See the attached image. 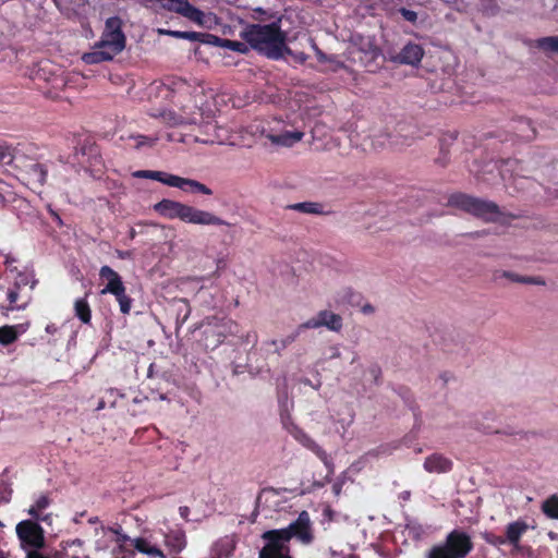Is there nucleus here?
Returning <instances> with one entry per match:
<instances>
[{"label": "nucleus", "instance_id": "obj_1", "mask_svg": "<svg viewBox=\"0 0 558 558\" xmlns=\"http://www.w3.org/2000/svg\"><path fill=\"white\" fill-rule=\"evenodd\" d=\"M242 39L254 50L263 53L270 60H279L286 50L287 34L280 29L278 23L250 24L241 33Z\"/></svg>", "mask_w": 558, "mask_h": 558}, {"label": "nucleus", "instance_id": "obj_2", "mask_svg": "<svg viewBox=\"0 0 558 558\" xmlns=\"http://www.w3.org/2000/svg\"><path fill=\"white\" fill-rule=\"evenodd\" d=\"M122 26V20L119 16L108 17L100 39L95 43L93 51L84 53L83 61L87 64H100V62L112 61L120 54L126 44Z\"/></svg>", "mask_w": 558, "mask_h": 558}, {"label": "nucleus", "instance_id": "obj_3", "mask_svg": "<svg viewBox=\"0 0 558 558\" xmlns=\"http://www.w3.org/2000/svg\"><path fill=\"white\" fill-rule=\"evenodd\" d=\"M154 210L161 217L174 220L179 219L184 223L196 226H229L223 219L208 210L194 207L180 201L161 198L153 206Z\"/></svg>", "mask_w": 558, "mask_h": 558}, {"label": "nucleus", "instance_id": "obj_4", "mask_svg": "<svg viewBox=\"0 0 558 558\" xmlns=\"http://www.w3.org/2000/svg\"><path fill=\"white\" fill-rule=\"evenodd\" d=\"M447 205L457 207L476 218L486 222H496L501 216L499 206L493 201H484L464 193L451 194L447 199Z\"/></svg>", "mask_w": 558, "mask_h": 558}, {"label": "nucleus", "instance_id": "obj_5", "mask_svg": "<svg viewBox=\"0 0 558 558\" xmlns=\"http://www.w3.org/2000/svg\"><path fill=\"white\" fill-rule=\"evenodd\" d=\"M474 548L471 535L464 530L448 532L441 544L435 545L427 554V558H466Z\"/></svg>", "mask_w": 558, "mask_h": 558}, {"label": "nucleus", "instance_id": "obj_6", "mask_svg": "<svg viewBox=\"0 0 558 558\" xmlns=\"http://www.w3.org/2000/svg\"><path fill=\"white\" fill-rule=\"evenodd\" d=\"M265 533L287 545L290 544L293 537L303 545H310L315 538L313 525L311 524V515L305 510L301 511L296 520L290 523L288 527L267 530Z\"/></svg>", "mask_w": 558, "mask_h": 558}, {"label": "nucleus", "instance_id": "obj_7", "mask_svg": "<svg viewBox=\"0 0 558 558\" xmlns=\"http://www.w3.org/2000/svg\"><path fill=\"white\" fill-rule=\"evenodd\" d=\"M203 341L206 349L214 350L229 336L234 333L238 324L230 318H208L203 323Z\"/></svg>", "mask_w": 558, "mask_h": 558}, {"label": "nucleus", "instance_id": "obj_8", "mask_svg": "<svg viewBox=\"0 0 558 558\" xmlns=\"http://www.w3.org/2000/svg\"><path fill=\"white\" fill-rule=\"evenodd\" d=\"M157 97L169 100L175 106L182 102L192 94L191 85L181 77H168L153 85Z\"/></svg>", "mask_w": 558, "mask_h": 558}, {"label": "nucleus", "instance_id": "obj_9", "mask_svg": "<svg viewBox=\"0 0 558 558\" xmlns=\"http://www.w3.org/2000/svg\"><path fill=\"white\" fill-rule=\"evenodd\" d=\"M112 531L117 535L116 542H117L121 553H126V554L132 555L133 549H134V550H136L141 554L147 555L151 558H155V557L166 558V554L162 553V550L156 544H153L148 538H145V537L131 538L123 532L122 527H116Z\"/></svg>", "mask_w": 558, "mask_h": 558}, {"label": "nucleus", "instance_id": "obj_10", "mask_svg": "<svg viewBox=\"0 0 558 558\" xmlns=\"http://www.w3.org/2000/svg\"><path fill=\"white\" fill-rule=\"evenodd\" d=\"M15 531L22 544L28 545L34 549H40L44 546V530L37 522L24 520L17 523Z\"/></svg>", "mask_w": 558, "mask_h": 558}, {"label": "nucleus", "instance_id": "obj_11", "mask_svg": "<svg viewBox=\"0 0 558 558\" xmlns=\"http://www.w3.org/2000/svg\"><path fill=\"white\" fill-rule=\"evenodd\" d=\"M342 316L328 310H322L318 314L299 325V330L317 329L326 327L330 331L339 332L342 329Z\"/></svg>", "mask_w": 558, "mask_h": 558}, {"label": "nucleus", "instance_id": "obj_12", "mask_svg": "<svg viewBox=\"0 0 558 558\" xmlns=\"http://www.w3.org/2000/svg\"><path fill=\"white\" fill-rule=\"evenodd\" d=\"M19 169L21 171L22 178H24L26 183L33 189L41 187L45 184L47 178V169L44 165L33 160L26 163L25 160L22 159L21 168Z\"/></svg>", "mask_w": 558, "mask_h": 558}, {"label": "nucleus", "instance_id": "obj_13", "mask_svg": "<svg viewBox=\"0 0 558 558\" xmlns=\"http://www.w3.org/2000/svg\"><path fill=\"white\" fill-rule=\"evenodd\" d=\"M262 538L265 541V545L260 549L258 558H293L290 545L279 542L265 532L262 534Z\"/></svg>", "mask_w": 558, "mask_h": 558}, {"label": "nucleus", "instance_id": "obj_14", "mask_svg": "<svg viewBox=\"0 0 558 558\" xmlns=\"http://www.w3.org/2000/svg\"><path fill=\"white\" fill-rule=\"evenodd\" d=\"M169 10H172L199 26H205L206 14L193 7L187 0H170Z\"/></svg>", "mask_w": 558, "mask_h": 558}, {"label": "nucleus", "instance_id": "obj_15", "mask_svg": "<svg viewBox=\"0 0 558 558\" xmlns=\"http://www.w3.org/2000/svg\"><path fill=\"white\" fill-rule=\"evenodd\" d=\"M169 186L178 187L185 193L204 194L207 196L213 195V191L204 183L194 179L183 178L177 174H173V178H170Z\"/></svg>", "mask_w": 558, "mask_h": 558}, {"label": "nucleus", "instance_id": "obj_16", "mask_svg": "<svg viewBox=\"0 0 558 558\" xmlns=\"http://www.w3.org/2000/svg\"><path fill=\"white\" fill-rule=\"evenodd\" d=\"M163 545L169 555H179L186 547V536L184 530L174 527L163 532Z\"/></svg>", "mask_w": 558, "mask_h": 558}, {"label": "nucleus", "instance_id": "obj_17", "mask_svg": "<svg viewBox=\"0 0 558 558\" xmlns=\"http://www.w3.org/2000/svg\"><path fill=\"white\" fill-rule=\"evenodd\" d=\"M99 278L106 281L100 294H111L124 287L121 276L111 267L104 265L99 269Z\"/></svg>", "mask_w": 558, "mask_h": 558}, {"label": "nucleus", "instance_id": "obj_18", "mask_svg": "<svg viewBox=\"0 0 558 558\" xmlns=\"http://www.w3.org/2000/svg\"><path fill=\"white\" fill-rule=\"evenodd\" d=\"M423 469L428 473H448L452 471V460L441 453H433L426 458Z\"/></svg>", "mask_w": 558, "mask_h": 558}, {"label": "nucleus", "instance_id": "obj_19", "mask_svg": "<svg viewBox=\"0 0 558 558\" xmlns=\"http://www.w3.org/2000/svg\"><path fill=\"white\" fill-rule=\"evenodd\" d=\"M424 58V49L414 43L407 44L398 56L401 64L415 65Z\"/></svg>", "mask_w": 558, "mask_h": 558}, {"label": "nucleus", "instance_id": "obj_20", "mask_svg": "<svg viewBox=\"0 0 558 558\" xmlns=\"http://www.w3.org/2000/svg\"><path fill=\"white\" fill-rule=\"evenodd\" d=\"M304 134L301 131H284L280 134H267V140L272 145H280L281 147H292V145L302 141Z\"/></svg>", "mask_w": 558, "mask_h": 558}, {"label": "nucleus", "instance_id": "obj_21", "mask_svg": "<svg viewBox=\"0 0 558 558\" xmlns=\"http://www.w3.org/2000/svg\"><path fill=\"white\" fill-rule=\"evenodd\" d=\"M168 35H171L175 38L187 39L191 41H199L202 44L208 45H217L221 39L217 35L196 33V32H180V31H170Z\"/></svg>", "mask_w": 558, "mask_h": 558}, {"label": "nucleus", "instance_id": "obj_22", "mask_svg": "<svg viewBox=\"0 0 558 558\" xmlns=\"http://www.w3.org/2000/svg\"><path fill=\"white\" fill-rule=\"evenodd\" d=\"M84 541L75 538L62 543V549L57 550V558H83L84 557Z\"/></svg>", "mask_w": 558, "mask_h": 558}, {"label": "nucleus", "instance_id": "obj_23", "mask_svg": "<svg viewBox=\"0 0 558 558\" xmlns=\"http://www.w3.org/2000/svg\"><path fill=\"white\" fill-rule=\"evenodd\" d=\"M235 550V542L227 536L217 541L213 547V558H230Z\"/></svg>", "mask_w": 558, "mask_h": 558}, {"label": "nucleus", "instance_id": "obj_24", "mask_svg": "<svg viewBox=\"0 0 558 558\" xmlns=\"http://www.w3.org/2000/svg\"><path fill=\"white\" fill-rule=\"evenodd\" d=\"M527 531V525L523 521H515L506 527V542L513 546H518L524 532Z\"/></svg>", "mask_w": 558, "mask_h": 558}, {"label": "nucleus", "instance_id": "obj_25", "mask_svg": "<svg viewBox=\"0 0 558 558\" xmlns=\"http://www.w3.org/2000/svg\"><path fill=\"white\" fill-rule=\"evenodd\" d=\"M505 278L512 282L520 284H546V281L541 277L521 276L511 271H496L495 279Z\"/></svg>", "mask_w": 558, "mask_h": 558}, {"label": "nucleus", "instance_id": "obj_26", "mask_svg": "<svg viewBox=\"0 0 558 558\" xmlns=\"http://www.w3.org/2000/svg\"><path fill=\"white\" fill-rule=\"evenodd\" d=\"M288 209L300 211L303 214H314V215H322L324 214L323 210V204L318 202H299L294 204H290L287 206Z\"/></svg>", "mask_w": 558, "mask_h": 558}, {"label": "nucleus", "instance_id": "obj_27", "mask_svg": "<svg viewBox=\"0 0 558 558\" xmlns=\"http://www.w3.org/2000/svg\"><path fill=\"white\" fill-rule=\"evenodd\" d=\"M133 175L141 179H151L165 185H169L170 178H173V173L160 172V170H136Z\"/></svg>", "mask_w": 558, "mask_h": 558}, {"label": "nucleus", "instance_id": "obj_28", "mask_svg": "<svg viewBox=\"0 0 558 558\" xmlns=\"http://www.w3.org/2000/svg\"><path fill=\"white\" fill-rule=\"evenodd\" d=\"M74 313L83 324H90L92 322V310L86 298L77 299L74 302Z\"/></svg>", "mask_w": 558, "mask_h": 558}, {"label": "nucleus", "instance_id": "obj_29", "mask_svg": "<svg viewBox=\"0 0 558 558\" xmlns=\"http://www.w3.org/2000/svg\"><path fill=\"white\" fill-rule=\"evenodd\" d=\"M291 434L298 442L314 453L322 448L313 438H311L303 429L299 428L298 426H293Z\"/></svg>", "mask_w": 558, "mask_h": 558}, {"label": "nucleus", "instance_id": "obj_30", "mask_svg": "<svg viewBox=\"0 0 558 558\" xmlns=\"http://www.w3.org/2000/svg\"><path fill=\"white\" fill-rule=\"evenodd\" d=\"M534 45L544 52L558 53V35L536 38Z\"/></svg>", "mask_w": 558, "mask_h": 558}, {"label": "nucleus", "instance_id": "obj_31", "mask_svg": "<svg viewBox=\"0 0 558 558\" xmlns=\"http://www.w3.org/2000/svg\"><path fill=\"white\" fill-rule=\"evenodd\" d=\"M22 156H16L13 154L10 146H0V165L1 166H11L14 168H21Z\"/></svg>", "mask_w": 558, "mask_h": 558}, {"label": "nucleus", "instance_id": "obj_32", "mask_svg": "<svg viewBox=\"0 0 558 558\" xmlns=\"http://www.w3.org/2000/svg\"><path fill=\"white\" fill-rule=\"evenodd\" d=\"M111 294L114 295L119 303L121 313L124 315L129 314L132 308V299L126 294L125 286Z\"/></svg>", "mask_w": 558, "mask_h": 558}, {"label": "nucleus", "instance_id": "obj_33", "mask_svg": "<svg viewBox=\"0 0 558 558\" xmlns=\"http://www.w3.org/2000/svg\"><path fill=\"white\" fill-rule=\"evenodd\" d=\"M37 282L38 281L35 279V274L33 270H24L17 272L14 284L16 288L31 286V288L34 289Z\"/></svg>", "mask_w": 558, "mask_h": 558}, {"label": "nucleus", "instance_id": "obj_34", "mask_svg": "<svg viewBox=\"0 0 558 558\" xmlns=\"http://www.w3.org/2000/svg\"><path fill=\"white\" fill-rule=\"evenodd\" d=\"M19 337L15 326L5 325L0 327V344L9 345Z\"/></svg>", "mask_w": 558, "mask_h": 558}, {"label": "nucleus", "instance_id": "obj_35", "mask_svg": "<svg viewBox=\"0 0 558 558\" xmlns=\"http://www.w3.org/2000/svg\"><path fill=\"white\" fill-rule=\"evenodd\" d=\"M544 513L554 520H558V496L554 495L542 505Z\"/></svg>", "mask_w": 558, "mask_h": 558}, {"label": "nucleus", "instance_id": "obj_36", "mask_svg": "<svg viewBox=\"0 0 558 558\" xmlns=\"http://www.w3.org/2000/svg\"><path fill=\"white\" fill-rule=\"evenodd\" d=\"M50 504V499L48 495H40L34 502V505L29 508L28 513L34 519H39L40 512L46 509Z\"/></svg>", "mask_w": 558, "mask_h": 558}, {"label": "nucleus", "instance_id": "obj_37", "mask_svg": "<svg viewBox=\"0 0 558 558\" xmlns=\"http://www.w3.org/2000/svg\"><path fill=\"white\" fill-rule=\"evenodd\" d=\"M130 140L134 141L133 147L136 149L142 147H154L158 141L157 137H149L142 134L131 135Z\"/></svg>", "mask_w": 558, "mask_h": 558}, {"label": "nucleus", "instance_id": "obj_38", "mask_svg": "<svg viewBox=\"0 0 558 558\" xmlns=\"http://www.w3.org/2000/svg\"><path fill=\"white\" fill-rule=\"evenodd\" d=\"M159 117L166 124L171 126H177L184 123V118L171 110L162 111Z\"/></svg>", "mask_w": 558, "mask_h": 558}, {"label": "nucleus", "instance_id": "obj_39", "mask_svg": "<svg viewBox=\"0 0 558 558\" xmlns=\"http://www.w3.org/2000/svg\"><path fill=\"white\" fill-rule=\"evenodd\" d=\"M315 454L319 458V460L324 463L325 468L327 469L326 480L329 481L330 476L333 474L335 471L331 458L323 447L318 451H316Z\"/></svg>", "mask_w": 558, "mask_h": 558}, {"label": "nucleus", "instance_id": "obj_40", "mask_svg": "<svg viewBox=\"0 0 558 558\" xmlns=\"http://www.w3.org/2000/svg\"><path fill=\"white\" fill-rule=\"evenodd\" d=\"M301 331H302V330H299V329H298L294 333H292V335L288 336L287 338H284V339L280 340V341H279V345H278L277 340H271V341H270V344H272V345H275V347H276L275 352H276L277 354H279L281 350L286 349L288 345H290L291 343H293V342L298 339V337H299V335H300V332H301Z\"/></svg>", "mask_w": 558, "mask_h": 558}, {"label": "nucleus", "instance_id": "obj_41", "mask_svg": "<svg viewBox=\"0 0 558 558\" xmlns=\"http://www.w3.org/2000/svg\"><path fill=\"white\" fill-rule=\"evenodd\" d=\"M0 494L2 495V500L8 502L11 498L12 489L9 484L4 481L0 482Z\"/></svg>", "mask_w": 558, "mask_h": 558}, {"label": "nucleus", "instance_id": "obj_42", "mask_svg": "<svg viewBox=\"0 0 558 558\" xmlns=\"http://www.w3.org/2000/svg\"><path fill=\"white\" fill-rule=\"evenodd\" d=\"M484 538L487 543L492 545H502L506 543V539L501 536H497L493 533H485Z\"/></svg>", "mask_w": 558, "mask_h": 558}, {"label": "nucleus", "instance_id": "obj_43", "mask_svg": "<svg viewBox=\"0 0 558 558\" xmlns=\"http://www.w3.org/2000/svg\"><path fill=\"white\" fill-rule=\"evenodd\" d=\"M400 13L408 22L415 23L417 20V13L411 9H404L403 7L400 9Z\"/></svg>", "mask_w": 558, "mask_h": 558}, {"label": "nucleus", "instance_id": "obj_44", "mask_svg": "<svg viewBox=\"0 0 558 558\" xmlns=\"http://www.w3.org/2000/svg\"><path fill=\"white\" fill-rule=\"evenodd\" d=\"M17 290H19V288L15 287L13 289H9V291L7 293V300L11 306L14 305L19 299Z\"/></svg>", "mask_w": 558, "mask_h": 558}, {"label": "nucleus", "instance_id": "obj_45", "mask_svg": "<svg viewBox=\"0 0 558 558\" xmlns=\"http://www.w3.org/2000/svg\"><path fill=\"white\" fill-rule=\"evenodd\" d=\"M343 485H344V480L338 478L336 482H333V484L331 486V490L336 497H339L341 495Z\"/></svg>", "mask_w": 558, "mask_h": 558}, {"label": "nucleus", "instance_id": "obj_46", "mask_svg": "<svg viewBox=\"0 0 558 558\" xmlns=\"http://www.w3.org/2000/svg\"><path fill=\"white\" fill-rule=\"evenodd\" d=\"M27 558H57L56 554L46 556V554L39 551V549H33L27 553Z\"/></svg>", "mask_w": 558, "mask_h": 558}, {"label": "nucleus", "instance_id": "obj_47", "mask_svg": "<svg viewBox=\"0 0 558 558\" xmlns=\"http://www.w3.org/2000/svg\"><path fill=\"white\" fill-rule=\"evenodd\" d=\"M361 311L364 313V314H372L375 312V307L371 304H366V305H363Z\"/></svg>", "mask_w": 558, "mask_h": 558}, {"label": "nucleus", "instance_id": "obj_48", "mask_svg": "<svg viewBox=\"0 0 558 558\" xmlns=\"http://www.w3.org/2000/svg\"><path fill=\"white\" fill-rule=\"evenodd\" d=\"M371 373L374 375L375 377V380L377 381L378 380V377L380 375V368L379 366L375 365L371 368Z\"/></svg>", "mask_w": 558, "mask_h": 558}, {"label": "nucleus", "instance_id": "obj_49", "mask_svg": "<svg viewBox=\"0 0 558 558\" xmlns=\"http://www.w3.org/2000/svg\"><path fill=\"white\" fill-rule=\"evenodd\" d=\"M179 511H180L181 517H182L183 519H186L190 510H189V507H186V506H181V507L179 508Z\"/></svg>", "mask_w": 558, "mask_h": 558}, {"label": "nucleus", "instance_id": "obj_50", "mask_svg": "<svg viewBox=\"0 0 558 558\" xmlns=\"http://www.w3.org/2000/svg\"><path fill=\"white\" fill-rule=\"evenodd\" d=\"M225 43L228 44L229 46H232L234 49H238V47L242 45L241 43L232 41L229 39H225Z\"/></svg>", "mask_w": 558, "mask_h": 558}, {"label": "nucleus", "instance_id": "obj_51", "mask_svg": "<svg viewBox=\"0 0 558 558\" xmlns=\"http://www.w3.org/2000/svg\"><path fill=\"white\" fill-rule=\"evenodd\" d=\"M106 408V402L104 399H100L97 403L96 411H101Z\"/></svg>", "mask_w": 558, "mask_h": 558}, {"label": "nucleus", "instance_id": "obj_52", "mask_svg": "<svg viewBox=\"0 0 558 558\" xmlns=\"http://www.w3.org/2000/svg\"><path fill=\"white\" fill-rule=\"evenodd\" d=\"M182 302L184 303V305L186 307V312H185V314L183 316V319H182V323H184L186 320L189 314H190V307H189L187 302L185 300H182Z\"/></svg>", "mask_w": 558, "mask_h": 558}, {"label": "nucleus", "instance_id": "obj_53", "mask_svg": "<svg viewBox=\"0 0 558 558\" xmlns=\"http://www.w3.org/2000/svg\"><path fill=\"white\" fill-rule=\"evenodd\" d=\"M485 234H487V231H486V230L475 231V232H473V233H470V235H471V236H476V238H477V236H483V235H485Z\"/></svg>", "mask_w": 558, "mask_h": 558}, {"label": "nucleus", "instance_id": "obj_54", "mask_svg": "<svg viewBox=\"0 0 558 558\" xmlns=\"http://www.w3.org/2000/svg\"><path fill=\"white\" fill-rule=\"evenodd\" d=\"M46 331H47L48 333H53V332H56V331H57V327H56V325H53V324H52V325H47V327H46Z\"/></svg>", "mask_w": 558, "mask_h": 558}, {"label": "nucleus", "instance_id": "obj_55", "mask_svg": "<svg viewBox=\"0 0 558 558\" xmlns=\"http://www.w3.org/2000/svg\"><path fill=\"white\" fill-rule=\"evenodd\" d=\"M153 373H154V364H150V366L148 368V377H151Z\"/></svg>", "mask_w": 558, "mask_h": 558}, {"label": "nucleus", "instance_id": "obj_56", "mask_svg": "<svg viewBox=\"0 0 558 558\" xmlns=\"http://www.w3.org/2000/svg\"><path fill=\"white\" fill-rule=\"evenodd\" d=\"M531 133H532L531 135L530 134L525 135L526 140H531V138L534 137V130L533 129H531Z\"/></svg>", "mask_w": 558, "mask_h": 558}, {"label": "nucleus", "instance_id": "obj_57", "mask_svg": "<svg viewBox=\"0 0 558 558\" xmlns=\"http://www.w3.org/2000/svg\"><path fill=\"white\" fill-rule=\"evenodd\" d=\"M107 391H108V392H110L111 395L117 393V395H119V396H121V397L123 396L122 393H119V392H118L117 390H114V389H109V390H107Z\"/></svg>", "mask_w": 558, "mask_h": 558}, {"label": "nucleus", "instance_id": "obj_58", "mask_svg": "<svg viewBox=\"0 0 558 558\" xmlns=\"http://www.w3.org/2000/svg\"><path fill=\"white\" fill-rule=\"evenodd\" d=\"M0 558H7L3 554V551H0Z\"/></svg>", "mask_w": 558, "mask_h": 558}, {"label": "nucleus", "instance_id": "obj_59", "mask_svg": "<svg viewBox=\"0 0 558 558\" xmlns=\"http://www.w3.org/2000/svg\"><path fill=\"white\" fill-rule=\"evenodd\" d=\"M168 140H169V141H173V137H172V135H171V134H169V135H168Z\"/></svg>", "mask_w": 558, "mask_h": 558}, {"label": "nucleus", "instance_id": "obj_60", "mask_svg": "<svg viewBox=\"0 0 558 558\" xmlns=\"http://www.w3.org/2000/svg\"><path fill=\"white\" fill-rule=\"evenodd\" d=\"M96 162H99V163H100V157L95 158V163H96Z\"/></svg>", "mask_w": 558, "mask_h": 558}, {"label": "nucleus", "instance_id": "obj_61", "mask_svg": "<svg viewBox=\"0 0 558 558\" xmlns=\"http://www.w3.org/2000/svg\"><path fill=\"white\" fill-rule=\"evenodd\" d=\"M0 527H3V523L0 521Z\"/></svg>", "mask_w": 558, "mask_h": 558}]
</instances>
